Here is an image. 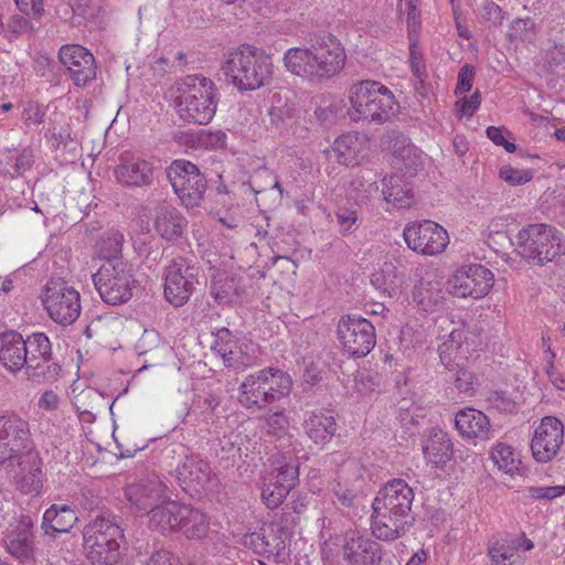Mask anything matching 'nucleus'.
<instances>
[{
	"label": "nucleus",
	"instance_id": "4be33fe9",
	"mask_svg": "<svg viewBox=\"0 0 565 565\" xmlns=\"http://www.w3.org/2000/svg\"><path fill=\"white\" fill-rule=\"evenodd\" d=\"M167 486L156 475L140 479L125 488V495L137 513L148 511L166 497Z\"/></svg>",
	"mask_w": 565,
	"mask_h": 565
},
{
	"label": "nucleus",
	"instance_id": "2eb2a0df",
	"mask_svg": "<svg viewBox=\"0 0 565 565\" xmlns=\"http://www.w3.org/2000/svg\"><path fill=\"white\" fill-rule=\"evenodd\" d=\"M337 333L342 350L351 358L366 356L376 343L374 326L358 315L341 317Z\"/></svg>",
	"mask_w": 565,
	"mask_h": 565
},
{
	"label": "nucleus",
	"instance_id": "de8ad7c7",
	"mask_svg": "<svg viewBox=\"0 0 565 565\" xmlns=\"http://www.w3.org/2000/svg\"><path fill=\"white\" fill-rule=\"evenodd\" d=\"M159 342L160 337L158 333L145 331L137 344L139 355H147L150 353V365L158 364L161 358V352L166 351V347L159 345Z\"/></svg>",
	"mask_w": 565,
	"mask_h": 565
},
{
	"label": "nucleus",
	"instance_id": "a211bd4d",
	"mask_svg": "<svg viewBox=\"0 0 565 565\" xmlns=\"http://www.w3.org/2000/svg\"><path fill=\"white\" fill-rule=\"evenodd\" d=\"M3 542L12 557L24 564L32 563L36 551L33 519L21 514L8 529Z\"/></svg>",
	"mask_w": 565,
	"mask_h": 565
},
{
	"label": "nucleus",
	"instance_id": "dca6fc26",
	"mask_svg": "<svg viewBox=\"0 0 565 565\" xmlns=\"http://www.w3.org/2000/svg\"><path fill=\"white\" fill-rule=\"evenodd\" d=\"M403 237L411 249L423 255L440 254L449 244L447 231L429 220L407 224Z\"/></svg>",
	"mask_w": 565,
	"mask_h": 565
},
{
	"label": "nucleus",
	"instance_id": "e433bc0d",
	"mask_svg": "<svg viewBox=\"0 0 565 565\" xmlns=\"http://www.w3.org/2000/svg\"><path fill=\"white\" fill-rule=\"evenodd\" d=\"M366 138L358 132L341 135L334 141V151L338 153V161L345 166L359 164V159L366 152Z\"/></svg>",
	"mask_w": 565,
	"mask_h": 565
},
{
	"label": "nucleus",
	"instance_id": "338daca9",
	"mask_svg": "<svg viewBox=\"0 0 565 565\" xmlns=\"http://www.w3.org/2000/svg\"><path fill=\"white\" fill-rule=\"evenodd\" d=\"M175 562L177 558L170 551L153 546L146 565H175Z\"/></svg>",
	"mask_w": 565,
	"mask_h": 565
},
{
	"label": "nucleus",
	"instance_id": "2f4dec72",
	"mask_svg": "<svg viewBox=\"0 0 565 565\" xmlns=\"http://www.w3.org/2000/svg\"><path fill=\"white\" fill-rule=\"evenodd\" d=\"M391 164L405 179H411L423 168L422 154L418 149L405 141H396Z\"/></svg>",
	"mask_w": 565,
	"mask_h": 565
},
{
	"label": "nucleus",
	"instance_id": "a19ab883",
	"mask_svg": "<svg viewBox=\"0 0 565 565\" xmlns=\"http://www.w3.org/2000/svg\"><path fill=\"white\" fill-rule=\"evenodd\" d=\"M465 339L463 330L454 329L446 341H444L439 348V358L444 365H451L452 362L459 360L463 361L466 358L461 355L462 341Z\"/></svg>",
	"mask_w": 565,
	"mask_h": 565
},
{
	"label": "nucleus",
	"instance_id": "79ce46f5",
	"mask_svg": "<svg viewBox=\"0 0 565 565\" xmlns=\"http://www.w3.org/2000/svg\"><path fill=\"white\" fill-rule=\"evenodd\" d=\"M332 502L343 514L350 515L358 509V495L355 491L347 484L334 480L331 484Z\"/></svg>",
	"mask_w": 565,
	"mask_h": 565
},
{
	"label": "nucleus",
	"instance_id": "412c9836",
	"mask_svg": "<svg viewBox=\"0 0 565 565\" xmlns=\"http://www.w3.org/2000/svg\"><path fill=\"white\" fill-rule=\"evenodd\" d=\"M342 552L350 565H379L383 558L382 545L356 532L345 533Z\"/></svg>",
	"mask_w": 565,
	"mask_h": 565
},
{
	"label": "nucleus",
	"instance_id": "1a4fd4ad",
	"mask_svg": "<svg viewBox=\"0 0 565 565\" xmlns=\"http://www.w3.org/2000/svg\"><path fill=\"white\" fill-rule=\"evenodd\" d=\"M515 238L518 253L527 262L544 265L562 253V233L544 223L521 228Z\"/></svg>",
	"mask_w": 565,
	"mask_h": 565
},
{
	"label": "nucleus",
	"instance_id": "a878e982",
	"mask_svg": "<svg viewBox=\"0 0 565 565\" xmlns=\"http://www.w3.org/2000/svg\"><path fill=\"white\" fill-rule=\"evenodd\" d=\"M213 335L215 339L211 349L223 360L225 366L245 370L252 364L249 356L243 353L242 347L227 328L217 329Z\"/></svg>",
	"mask_w": 565,
	"mask_h": 565
},
{
	"label": "nucleus",
	"instance_id": "72a5a7b5",
	"mask_svg": "<svg viewBox=\"0 0 565 565\" xmlns=\"http://www.w3.org/2000/svg\"><path fill=\"white\" fill-rule=\"evenodd\" d=\"M244 292L242 279L235 275L217 273L212 277L210 294L218 305L238 301Z\"/></svg>",
	"mask_w": 565,
	"mask_h": 565
},
{
	"label": "nucleus",
	"instance_id": "c03bdc74",
	"mask_svg": "<svg viewBox=\"0 0 565 565\" xmlns=\"http://www.w3.org/2000/svg\"><path fill=\"white\" fill-rule=\"evenodd\" d=\"M463 361H455L451 365H445L448 371L449 381L454 382L456 388L466 395H471L473 392V375L470 371L465 366Z\"/></svg>",
	"mask_w": 565,
	"mask_h": 565
},
{
	"label": "nucleus",
	"instance_id": "423d86ee",
	"mask_svg": "<svg viewBox=\"0 0 565 565\" xmlns=\"http://www.w3.org/2000/svg\"><path fill=\"white\" fill-rule=\"evenodd\" d=\"M348 115L354 122L383 125L399 110L394 94L377 81H360L349 89Z\"/></svg>",
	"mask_w": 565,
	"mask_h": 565
},
{
	"label": "nucleus",
	"instance_id": "7c9ffc66",
	"mask_svg": "<svg viewBox=\"0 0 565 565\" xmlns=\"http://www.w3.org/2000/svg\"><path fill=\"white\" fill-rule=\"evenodd\" d=\"M423 452L427 462L436 467L449 461L452 457L454 444L448 433L437 427L431 428L423 446Z\"/></svg>",
	"mask_w": 565,
	"mask_h": 565
},
{
	"label": "nucleus",
	"instance_id": "f704fd0d",
	"mask_svg": "<svg viewBox=\"0 0 565 565\" xmlns=\"http://www.w3.org/2000/svg\"><path fill=\"white\" fill-rule=\"evenodd\" d=\"M186 225L182 214L171 205L158 207L154 218V230L167 241L178 239L182 236Z\"/></svg>",
	"mask_w": 565,
	"mask_h": 565
},
{
	"label": "nucleus",
	"instance_id": "f3484780",
	"mask_svg": "<svg viewBox=\"0 0 565 565\" xmlns=\"http://www.w3.org/2000/svg\"><path fill=\"white\" fill-rule=\"evenodd\" d=\"M493 274L481 264H471L458 269L449 280L454 296L473 299L484 297L493 286Z\"/></svg>",
	"mask_w": 565,
	"mask_h": 565
},
{
	"label": "nucleus",
	"instance_id": "9d476101",
	"mask_svg": "<svg viewBox=\"0 0 565 565\" xmlns=\"http://www.w3.org/2000/svg\"><path fill=\"white\" fill-rule=\"evenodd\" d=\"M32 450L28 420L17 414L0 416V466L14 468Z\"/></svg>",
	"mask_w": 565,
	"mask_h": 565
},
{
	"label": "nucleus",
	"instance_id": "5701e85b",
	"mask_svg": "<svg viewBox=\"0 0 565 565\" xmlns=\"http://www.w3.org/2000/svg\"><path fill=\"white\" fill-rule=\"evenodd\" d=\"M455 425L460 436L475 445L493 438L495 434L488 416L472 407L459 411L455 417Z\"/></svg>",
	"mask_w": 565,
	"mask_h": 565
},
{
	"label": "nucleus",
	"instance_id": "aec40b11",
	"mask_svg": "<svg viewBox=\"0 0 565 565\" xmlns=\"http://www.w3.org/2000/svg\"><path fill=\"white\" fill-rule=\"evenodd\" d=\"M563 443V423L556 417L545 416L535 428L531 441L533 458L539 462L552 460L557 455Z\"/></svg>",
	"mask_w": 565,
	"mask_h": 565
},
{
	"label": "nucleus",
	"instance_id": "6e6552de",
	"mask_svg": "<svg viewBox=\"0 0 565 565\" xmlns=\"http://www.w3.org/2000/svg\"><path fill=\"white\" fill-rule=\"evenodd\" d=\"M92 278L102 300L110 306L128 302L137 288L134 267L122 257L104 260Z\"/></svg>",
	"mask_w": 565,
	"mask_h": 565
},
{
	"label": "nucleus",
	"instance_id": "052dcab7",
	"mask_svg": "<svg viewBox=\"0 0 565 565\" xmlns=\"http://www.w3.org/2000/svg\"><path fill=\"white\" fill-rule=\"evenodd\" d=\"M398 418L403 425L415 424L419 417L420 408L408 398H403L397 404Z\"/></svg>",
	"mask_w": 565,
	"mask_h": 565
},
{
	"label": "nucleus",
	"instance_id": "39448f33",
	"mask_svg": "<svg viewBox=\"0 0 565 565\" xmlns=\"http://www.w3.org/2000/svg\"><path fill=\"white\" fill-rule=\"evenodd\" d=\"M174 99L180 119L189 124L207 125L215 116L220 92L215 83L202 75H186L177 83Z\"/></svg>",
	"mask_w": 565,
	"mask_h": 565
},
{
	"label": "nucleus",
	"instance_id": "e2e57ef3",
	"mask_svg": "<svg viewBox=\"0 0 565 565\" xmlns=\"http://www.w3.org/2000/svg\"><path fill=\"white\" fill-rule=\"evenodd\" d=\"M265 534L264 532L246 533L243 535L241 543L244 547L264 556L266 554Z\"/></svg>",
	"mask_w": 565,
	"mask_h": 565
},
{
	"label": "nucleus",
	"instance_id": "bb28decb",
	"mask_svg": "<svg viewBox=\"0 0 565 565\" xmlns=\"http://www.w3.org/2000/svg\"><path fill=\"white\" fill-rule=\"evenodd\" d=\"M25 341L17 331L0 333V364L11 373L26 371Z\"/></svg>",
	"mask_w": 565,
	"mask_h": 565
},
{
	"label": "nucleus",
	"instance_id": "5fc2aeb1",
	"mask_svg": "<svg viewBox=\"0 0 565 565\" xmlns=\"http://www.w3.org/2000/svg\"><path fill=\"white\" fill-rule=\"evenodd\" d=\"M334 214L341 235H349L358 228L360 220L356 211L339 207Z\"/></svg>",
	"mask_w": 565,
	"mask_h": 565
},
{
	"label": "nucleus",
	"instance_id": "864d4df0",
	"mask_svg": "<svg viewBox=\"0 0 565 565\" xmlns=\"http://www.w3.org/2000/svg\"><path fill=\"white\" fill-rule=\"evenodd\" d=\"M534 21L531 18L515 19L511 22L508 38L513 41H527L534 34Z\"/></svg>",
	"mask_w": 565,
	"mask_h": 565
},
{
	"label": "nucleus",
	"instance_id": "4d7b16f0",
	"mask_svg": "<svg viewBox=\"0 0 565 565\" xmlns=\"http://www.w3.org/2000/svg\"><path fill=\"white\" fill-rule=\"evenodd\" d=\"M500 178L511 185H522L533 179L531 170L515 169L511 166H504L500 169Z\"/></svg>",
	"mask_w": 565,
	"mask_h": 565
},
{
	"label": "nucleus",
	"instance_id": "f257e3e1",
	"mask_svg": "<svg viewBox=\"0 0 565 565\" xmlns=\"http://www.w3.org/2000/svg\"><path fill=\"white\" fill-rule=\"evenodd\" d=\"M284 65L292 75L321 83L339 74L347 62L340 40L329 32H318L309 46L290 47L284 53Z\"/></svg>",
	"mask_w": 565,
	"mask_h": 565
},
{
	"label": "nucleus",
	"instance_id": "393cba45",
	"mask_svg": "<svg viewBox=\"0 0 565 565\" xmlns=\"http://www.w3.org/2000/svg\"><path fill=\"white\" fill-rule=\"evenodd\" d=\"M15 467H19L14 476L15 489L25 495H39L44 484L43 461L39 452H29Z\"/></svg>",
	"mask_w": 565,
	"mask_h": 565
},
{
	"label": "nucleus",
	"instance_id": "680f3d73",
	"mask_svg": "<svg viewBox=\"0 0 565 565\" xmlns=\"http://www.w3.org/2000/svg\"><path fill=\"white\" fill-rule=\"evenodd\" d=\"M482 19L493 26H499L504 20V13L493 0H484L481 7Z\"/></svg>",
	"mask_w": 565,
	"mask_h": 565
},
{
	"label": "nucleus",
	"instance_id": "09e8293b",
	"mask_svg": "<svg viewBox=\"0 0 565 565\" xmlns=\"http://www.w3.org/2000/svg\"><path fill=\"white\" fill-rule=\"evenodd\" d=\"M34 163V154L31 148H24L19 153H10L7 157V171L14 175H23Z\"/></svg>",
	"mask_w": 565,
	"mask_h": 565
},
{
	"label": "nucleus",
	"instance_id": "bf43d9fd",
	"mask_svg": "<svg viewBox=\"0 0 565 565\" xmlns=\"http://www.w3.org/2000/svg\"><path fill=\"white\" fill-rule=\"evenodd\" d=\"M488 403L491 408L500 413H513L516 409V403L503 391L491 392L488 396Z\"/></svg>",
	"mask_w": 565,
	"mask_h": 565
},
{
	"label": "nucleus",
	"instance_id": "f8f14e48",
	"mask_svg": "<svg viewBox=\"0 0 565 565\" xmlns=\"http://www.w3.org/2000/svg\"><path fill=\"white\" fill-rule=\"evenodd\" d=\"M26 358V376L35 383L57 380L61 365L54 361L52 343L44 332H33L24 339Z\"/></svg>",
	"mask_w": 565,
	"mask_h": 565
},
{
	"label": "nucleus",
	"instance_id": "c9c22d12",
	"mask_svg": "<svg viewBox=\"0 0 565 565\" xmlns=\"http://www.w3.org/2000/svg\"><path fill=\"white\" fill-rule=\"evenodd\" d=\"M407 180L398 173L383 178V199L398 209L409 207L414 202V194Z\"/></svg>",
	"mask_w": 565,
	"mask_h": 565
},
{
	"label": "nucleus",
	"instance_id": "69168bd1",
	"mask_svg": "<svg viewBox=\"0 0 565 565\" xmlns=\"http://www.w3.org/2000/svg\"><path fill=\"white\" fill-rule=\"evenodd\" d=\"M529 497L532 499H547L552 500L561 497L565 493L564 486H552V487H530L527 489Z\"/></svg>",
	"mask_w": 565,
	"mask_h": 565
},
{
	"label": "nucleus",
	"instance_id": "49530a36",
	"mask_svg": "<svg viewBox=\"0 0 565 565\" xmlns=\"http://www.w3.org/2000/svg\"><path fill=\"white\" fill-rule=\"evenodd\" d=\"M265 479L274 481L278 486H286V490L291 491L299 480V467L296 463H285L274 469Z\"/></svg>",
	"mask_w": 565,
	"mask_h": 565
},
{
	"label": "nucleus",
	"instance_id": "20e7f679",
	"mask_svg": "<svg viewBox=\"0 0 565 565\" xmlns=\"http://www.w3.org/2000/svg\"><path fill=\"white\" fill-rule=\"evenodd\" d=\"M121 516L98 512L83 529V548L94 565H116L121 557L120 546L126 543Z\"/></svg>",
	"mask_w": 565,
	"mask_h": 565
},
{
	"label": "nucleus",
	"instance_id": "6ab92c4d",
	"mask_svg": "<svg viewBox=\"0 0 565 565\" xmlns=\"http://www.w3.org/2000/svg\"><path fill=\"white\" fill-rule=\"evenodd\" d=\"M58 60L67 70L68 76L77 87H85L96 77L94 55L79 44H65L58 51Z\"/></svg>",
	"mask_w": 565,
	"mask_h": 565
},
{
	"label": "nucleus",
	"instance_id": "b1692460",
	"mask_svg": "<svg viewBox=\"0 0 565 565\" xmlns=\"http://www.w3.org/2000/svg\"><path fill=\"white\" fill-rule=\"evenodd\" d=\"M211 473L210 463L195 454L184 455L175 469L177 480L185 491L204 490L211 480Z\"/></svg>",
	"mask_w": 565,
	"mask_h": 565
},
{
	"label": "nucleus",
	"instance_id": "4468645a",
	"mask_svg": "<svg viewBox=\"0 0 565 565\" xmlns=\"http://www.w3.org/2000/svg\"><path fill=\"white\" fill-rule=\"evenodd\" d=\"M167 177L182 204L199 206L207 189L206 179L200 169L186 160H174L167 168Z\"/></svg>",
	"mask_w": 565,
	"mask_h": 565
},
{
	"label": "nucleus",
	"instance_id": "7ed1b4c3",
	"mask_svg": "<svg viewBox=\"0 0 565 565\" xmlns=\"http://www.w3.org/2000/svg\"><path fill=\"white\" fill-rule=\"evenodd\" d=\"M221 71L239 92L256 90L271 82L274 63L265 50L243 44L227 53Z\"/></svg>",
	"mask_w": 565,
	"mask_h": 565
},
{
	"label": "nucleus",
	"instance_id": "9b49d317",
	"mask_svg": "<svg viewBox=\"0 0 565 565\" xmlns=\"http://www.w3.org/2000/svg\"><path fill=\"white\" fill-rule=\"evenodd\" d=\"M42 302L49 317L63 327L73 324L81 315V295L65 280L49 281L42 294Z\"/></svg>",
	"mask_w": 565,
	"mask_h": 565
},
{
	"label": "nucleus",
	"instance_id": "4c0bfd02",
	"mask_svg": "<svg viewBox=\"0 0 565 565\" xmlns=\"http://www.w3.org/2000/svg\"><path fill=\"white\" fill-rule=\"evenodd\" d=\"M181 503L175 501H167L161 504L157 503L148 511L149 525L162 533L175 531Z\"/></svg>",
	"mask_w": 565,
	"mask_h": 565
},
{
	"label": "nucleus",
	"instance_id": "c85d7f7f",
	"mask_svg": "<svg viewBox=\"0 0 565 565\" xmlns=\"http://www.w3.org/2000/svg\"><path fill=\"white\" fill-rule=\"evenodd\" d=\"M115 177L125 186L150 185L153 180V166L141 158L124 159L116 167Z\"/></svg>",
	"mask_w": 565,
	"mask_h": 565
},
{
	"label": "nucleus",
	"instance_id": "473e14b6",
	"mask_svg": "<svg viewBox=\"0 0 565 565\" xmlns=\"http://www.w3.org/2000/svg\"><path fill=\"white\" fill-rule=\"evenodd\" d=\"M177 524V532L190 540L205 537L210 529L206 514L188 504H181Z\"/></svg>",
	"mask_w": 565,
	"mask_h": 565
},
{
	"label": "nucleus",
	"instance_id": "58836bf2",
	"mask_svg": "<svg viewBox=\"0 0 565 565\" xmlns=\"http://www.w3.org/2000/svg\"><path fill=\"white\" fill-rule=\"evenodd\" d=\"M300 116L301 109L292 103L273 106L269 110L270 124L280 134L296 135Z\"/></svg>",
	"mask_w": 565,
	"mask_h": 565
},
{
	"label": "nucleus",
	"instance_id": "ddd939ff",
	"mask_svg": "<svg viewBox=\"0 0 565 565\" xmlns=\"http://www.w3.org/2000/svg\"><path fill=\"white\" fill-rule=\"evenodd\" d=\"M199 268L191 259L183 256L173 257L166 266L164 298L173 307L185 305L195 290Z\"/></svg>",
	"mask_w": 565,
	"mask_h": 565
},
{
	"label": "nucleus",
	"instance_id": "8fccbe9b",
	"mask_svg": "<svg viewBox=\"0 0 565 565\" xmlns=\"http://www.w3.org/2000/svg\"><path fill=\"white\" fill-rule=\"evenodd\" d=\"M290 491L286 490V486H278L274 481L264 479L262 486V499L269 509L278 508Z\"/></svg>",
	"mask_w": 565,
	"mask_h": 565
},
{
	"label": "nucleus",
	"instance_id": "3c124183",
	"mask_svg": "<svg viewBox=\"0 0 565 565\" xmlns=\"http://www.w3.org/2000/svg\"><path fill=\"white\" fill-rule=\"evenodd\" d=\"M265 544L266 554L264 556L267 558L273 556L275 562H284L289 555L285 540L274 531L265 534Z\"/></svg>",
	"mask_w": 565,
	"mask_h": 565
},
{
	"label": "nucleus",
	"instance_id": "774afa93",
	"mask_svg": "<svg viewBox=\"0 0 565 565\" xmlns=\"http://www.w3.org/2000/svg\"><path fill=\"white\" fill-rule=\"evenodd\" d=\"M45 111L39 104L29 103L22 113V120L26 126H36L44 121Z\"/></svg>",
	"mask_w": 565,
	"mask_h": 565
},
{
	"label": "nucleus",
	"instance_id": "cd10ccee",
	"mask_svg": "<svg viewBox=\"0 0 565 565\" xmlns=\"http://www.w3.org/2000/svg\"><path fill=\"white\" fill-rule=\"evenodd\" d=\"M302 426L306 435L319 446L330 443L338 430L335 417L326 409L307 413Z\"/></svg>",
	"mask_w": 565,
	"mask_h": 565
},
{
	"label": "nucleus",
	"instance_id": "f03ea898",
	"mask_svg": "<svg viewBox=\"0 0 565 565\" xmlns=\"http://www.w3.org/2000/svg\"><path fill=\"white\" fill-rule=\"evenodd\" d=\"M414 491L401 478L388 480L372 502L371 531L382 541H395L406 534L415 523L412 511Z\"/></svg>",
	"mask_w": 565,
	"mask_h": 565
},
{
	"label": "nucleus",
	"instance_id": "37998d69",
	"mask_svg": "<svg viewBox=\"0 0 565 565\" xmlns=\"http://www.w3.org/2000/svg\"><path fill=\"white\" fill-rule=\"evenodd\" d=\"M491 459L504 473L513 475L519 470V455L508 444L498 443L491 451Z\"/></svg>",
	"mask_w": 565,
	"mask_h": 565
},
{
	"label": "nucleus",
	"instance_id": "6e6d98bb",
	"mask_svg": "<svg viewBox=\"0 0 565 565\" xmlns=\"http://www.w3.org/2000/svg\"><path fill=\"white\" fill-rule=\"evenodd\" d=\"M289 422L282 412L270 414L265 419L266 434L273 437L281 438L287 434Z\"/></svg>",
	"mask_w": 565,
	"mask_h": 565
},
{
	"label": "nucleus",
	"instance_id": "13d9d810",
	"mask_svg": "<svg viewBox=\"0 0 565 565\" xmlns=\"http://www.w3.org/2000/svg\"><path fill=\"white\" fill-rule=\"evenodd\" d=\"M122 244L124 235L120 232L109 233L102 242L100 249L103 257L105 258L104 260L113 257H120L119 254L121 253Z\"/></svg>",
	"mask_w": 565,
	"mask_h": 565
},
{
	"label": "nucleus",
	"instance_id": "a18cd8bd",
	"mask_svg": "<svg viewBox=\"0 0 565 565\" xmlns=\"http://www.w3.org/2000/svg\"><path fill=\"white\" fill-rule=\"evenodd\" d=\"M248 183L252 191L256 194L268 189H276L279 192V195L282 196L284 190L278 177L267 168L256 171Z\"/></svg>",
	"mask_w": 565,
	"mask_h": 565
},
{
	"label": "nucleus",
	"instance_id": "c756f323",
	"mask_svg": "<svg viewBox=\"0 0 565 565\" xmlns=\"http://www.w3.org/2000/svg\"><path fill=\"white\" fill-rule=\"evenodd\" d=\"M78 521L72 505L52 504L42 516L41 530L44 535L55 537L56 534L68 533Z\"/></svg>",
	"mask_w": 565,
	"mask_h": 565
},
{
	"label": "nucleus",
	"instance_id": "ea45409f",
	"mask_svg": "<svg viewBox=\"0 0 565 565\" xmlns=\"http://www.w3.org/2000/svg\"><path fill=\"white\" fill-rule=\"evenodd\" d=\"M377 192L376 174L372 171H364L350 182L349 196L359 205L367 204Z\"/></svg>",
	"mask_w": 565,
	"mask_h": 565
},
{
	"label": "nucleus",
	"instance_id": "0e129e2a",
	"mask_svg": "<svg viewBox=\"0 0 565 565\" xmlns=\"http://www.w3.org/2000/svg\"><path fill=\"white\" fill-rule=\"evenodd\" d=\"M476 75L475 67L470 64H465L458 73V83L456 94L461 95L468 93L472 88L473 78Z\"/></svg>",
	"mask_w": 565,
	"mask_h": 565
},
{
	"label": "nucleus",
	"instance_id": "603ef678",
	"mask_svg": "<svg viewBox=\"0 0 565 565\" xmlns=\"http://www.w3.org/2000/svg\"><path fill=\"white\" fill-rule=\"evenodd\" d=\"M413 301L417 303V306L423 311H433L434 307L438 303V294H435L428 286L420 282L416 285L413 289Z\"/></svg>",
	"mask_w": 565,
	"mask_h": 565
},
{
	"label": "nucleus",
	"instance_id": "0eeeda50",
	"mask_svg": "<svg viewBox=\"0 0 565 565\" xmlns=\"http://www.w3.org/2000/svg\"><path fill=\"white\" fill-rule=\"evenodd\" d=\"M291 388V376L280 369L269 366L244 377L238 386L237 401L245 409L258 412L287 397Z\"/></svg>",
	"mask_w": 565,
	"mask_h": 565
}]
</instances>
